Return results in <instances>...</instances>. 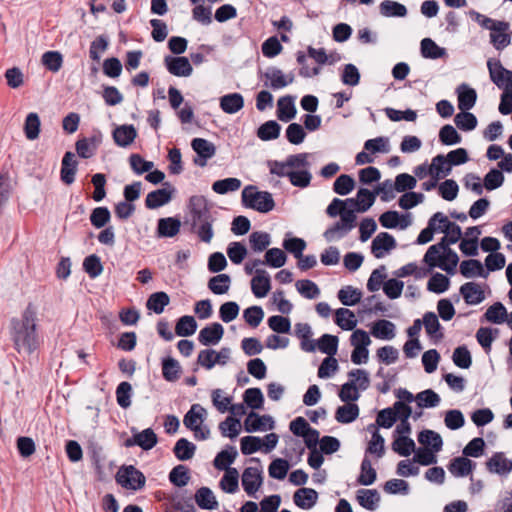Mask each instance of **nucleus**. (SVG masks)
I'll use <instances>...</instances> for the list:
<instances>
[{
    "instance_id": "1",
    "label": "nucleus",
    "mask_w": 512,
    "mask_h": 512,
    "mask_svg": "<svg viewBox=\"0 0 512 512\" xmlns=\"http://www.w3.org/2000/svg\"><path fill=\"white\" fill-rule=\"evenodd\" d=\"M37 311L32 303H29L22 313L21 319H11V338L15 349L20 352L22 349L32 354L40 346V339L37 333Z\"/></svg>"
},
{
    "instance_id": "2",
    "label": "nucleus",
    "mask_w": 512,
    "mask_h": 512,
    "mask_svg": "<svg viewBox=\"0 0 512 512\" xmlns=\"http://www.w3.org/2000/svg\"><path fill=\"white\" fill-rule=\"evenodd\" d=\"M191 225L201 241L210 243L213 238V223L215 221L207 204L200 198L191 199Z\"/></svg>"
},
{
    "instance_id": "3",
    "label": "nucleus",
    "mask_w": 512,
    "mask_h": 512,
    "mask_svg": "<svg viewBox=\"0 0 512 512\" xmlns=\"http://www.w3.org/2000/svg\"><path fill=\"white\" fill-rule=\"evenodd\" d=\"M242 201L246 207L261 213L270 212L275 206L271 193L266 191H255L252 186H248L243 189Z\"/></svg>"
},
{
    "instance_id": "4",
    "label": "nucleus",
    "mask_w": 512,
    "mask_h": 512,
    "mask_svg": "<svg viewBox=\"0 0 512 512\" xmlns=\"http://www.w3.org/2000/svg\"><path fill=\"white\" fill-rule=\"evenodd\" d=\"M205 415L206 410L201 405L194 404L183 419L184 425L194 432V436L198 440H205L210 435V430L202 427Z\"/></svg>"
},
{
    "instance_id": "5",
    "label": "nucleus",
    "mask_w": 512,
    "mask_h": 512,
    "mask_svg": "<svg viewBox=\"0 0 512 512\" xmlns=\"http://www.w3.org/2000/svg\"><path fill=\"white\" fill-rule=\"evenodd\" d=\"M309 153L289 155L285 161L270 160L267 162L270 173L278 177H289L292 168H299L306 165V158Z\"/></svg>"
},
{
    "instance_id": "6",
    "label": "nucleus",
    "mask_w": 512,
    "mask_h": 512,
    "mask_svg": "<svg viewBox=\"0 0 512 512\" xmlns=\"http://www.w3.org/2000/svg\"><path fill=\"white\" fill-rule=\"evenodd\" d=\"M116 481L125 489L140 490L145 486L146 478L141 471L134 466H123L116 474Z\"/></svg>"
},
{
    "instance_id": "7",
    "label": "nucleus",
    "mask_w": 512,
    "mask_h": 512,
    "mask_svg": "<svg viewBox=\"0 0 512 512\" xmlns=\"http://www.w3.org/2000/svg\"><path fill=\"white\" fill-rule=\"evenodd\" d=\"M356 215L354 210L344 211L341 213L340 221L324 232V238L328 241H334L343 238L355 226Z\"/></svg>"
},
{
    "instance_id": "8",
    "label": "nucleus",
    "mask_w": 512,
    "mask_h": 512,
    "mask_svg": "<svg viewBox=\"0 0 512 512\" xmlns=\"http://www.w3.org/2000/svg\"><path fill=\"white\" fill-rule=\"evenodd\" d=\"M487 67L491 81L500 89H512V71L506 69L499 60L489 59Z\"/></svg>"
},
{
    "instance_id": "9",
    "label": "nucleus",
    "mask_w": 512,
    "mask_h": 512,
    "mask_svg": "<svg viewBox=\"0 0 512 512\" xmlns=\"http://www.w3.org/2000/svg\"><path fill=\"white\" fill-rule=\"evenodd\" d=\"M191 146L197 154L194 163L200 167H204L207 160L212 158L216 153L215 145L203 138H194L191 142Z\"/></svg>"
},
{
    "instance_id": "10",
    "label": "nucleus",
    "mask_w": 512,
    "mask_h": 512,
    "mask_svg": "<svg viewBox=\"0 0 512 512\" xmlns=\"http://www.w3.org/2000/svg\"><path fill=\"white\" fill-rule=\"evenodd\" d=\"M164 63L169 73L177 77H188L193 72V68L186 57L166 56Z\"/></svg>"
},
{
    "instance_id": "11",
    "label": "nucleus",
    "mask_w": 512,
    "mask_h": 512,
    "mask_svg": "<svg viewBox=\"0 0 512 512\" xmlns=\"http://www.w3.org/2000/svg\"><path fill=\"white\" fill-rule=\"evenodd\" d=\"M395 247L396 241L394 237L387 232H381L373 239L371 252L376 258L380 259Z\"/></svg>"
},
{
    "instance_id": "12",
    "label": "nucleus",
    "mask_w": 512,
    "mask_h": 512,
    "mask_svg": "<svg viewBox=\"0 0 512 512\" xmlns=\"http://www.w3.org/2000/svg\"><path fill=\"white\" fill-rule=\"evenodd\" d=\"M274 420L269 415H259L255 412H250L245 421L244 428L247 432L265 431L273 429Z\"/></svg>"
},
{
    "instance_id": "13",
    "label": "nucleus",
    "mask_w": 512,
    "mask_h": 512,
    "mask_svg": "<svg viewBox=\"0 0 512 512\" xmlns=\"http://www.w3.org/2000/svg\"><path fill=\"white\" fill-rule=\"evenodd\" d=\"M264 77L269 81V83H265V86H269L273 90L282 89L294 81L293 73L286 75L281 69L276 67L267 69Z\"/></svg>"
},
{
    "instance_id": "14",
    "label": "nucleus",
    "mask_w": 512,
    "mask_h": 512,
    "mask_svg": "<svg viewBox=\"0 0 512 512\" xmlns=\"http://www.w3.org/2000/svg\"><path fill=\"white\" fill-rule=\"evenodd\" d=\"M77 165L78 162L75 158V154L71 151L65 152L61 161L60 169V178L64 184L70 185L75 181Z\"/></svg>"
},
{
    "instance_id": "15",
    "label": "nucleus",
    "mask_w": 512,
    "mask_h": 512,
    "mask_svg": "<svg viewBox=\"0 0 512 512\" xmlns=\"http://www.w3.org/2000/svg\"><path fill=\"white\" fill-rule=\"evenodd\" d=\"M262 484L261 471L257 467H247L242 474V486L244 491L253 496Z\"/></svg>"
},
{
    "instance_id": "16",
    "label": "nucleus",
    "mask_w": 512,
    "mask_h": 512,
    "mask_svg": "<svg viewBox=\"0 0 512 512\" xmlns=\"http://www.w3.org/2000/svg\"><path fill=\"white\" fill-rule=\"evenodd\" d=\"M224 328L220 323H212L199 332L198 340L204 346L216 345L222 339Z\"/></svg>"
},
{
    "instance_id": "17",
    "label": "nucleus",
    "mask_w": 512,
    "mask_h": 512,
    "mask_svg": "<svg viewBox=\"0 0 512 512\" xmlns=\"http://www.w3.org/2000/svg\"><path fill=\"white\" fill-rule=\"evenodd\" d=\"M348 204L353 206L355 212H366L375 202V193L366 188H360L357 192L356 198H349L346 200Z\"/></svg>"
},
{
    "instance_id": "18",
    "label": "nucleus",
    "mask_w": 512,
    "mask_h": 512,
    "mask_svg": "<svg viewBox=\"0 0 512 512\" xmlns=\"http://www.w3.org/2000/svg\"><path fill=\"white\" fill-rule=\"evenodd\" d=\"M271 289L270 276L265 270H256L251 280V290L257 298L265 297Z\"/></svg>"
},
{
    "instance_id": "19",
    "label": "nucleus",
    "mask_w": 512,
    "mask_h": 512,
    "mask_svg": "<svg viewBox=\"0 0 512 512\" xmlns=\"http://www.w3.org/2000/svg\"><path fill=\"white\" fill-rule=\"evenodd\" d=\"M460 294L468 305L480 304L485 299L482 287L475 282H467L463 284L460 287Z\"/></svg>"
},
{
    "instance_id": "20",
    "label": "nucleus",
    "mask_w": 512,
    "mask_h": 512,
    "mask_svg": "<svg viewBox=\"0 0 512 512\" xmlns=\"http://www.w3.org/2000/svg\"><path fill=\"white\" fill-rule=\"evenodd\" d=\"M310 163L306 158V165L299 168H292L289 174L290 183L299 188H306L310 185L312 174L309 171Z\"/></svg>"
},
{
    "instance_id": "21",
    "label": "nucleus",
    "mask_w": 512,
    "mask_h": 512,
    "mask_svg": "<svg viewBox=\"0 0 512 512\" xmlns=\"http://www.w3.org/2000/svg\"><path fill=\"white\" fill-rule=\"evenodd\" d=\"M181 228V221L175 217L160 218L157 223V236L160 238H172Z\"/></svg>"
},
{
    "instance_id": "22",
    "label": "nucleus",
    "mask_w": 512,
    "mask_h": 512,
    "mask_svg": "<svg viewBox=\"0 0 512 512\" xmlns=\"http://www.w3.org/2000/svg\"><path fill=\"white\" fill-rule=\"evenodd\" d=\"M487 469L499 475H507L512 471V460L503 453H495L486 463Z\"/></svg>"
},
{
    "instance_id": "23",
    "label": "nucleus",
    "mask_w": 512,
    "mask_h": 512,
    "mask_svg": "<svg viewBox=\"0 0 512 512\" xmlns=\"http://www.w3.org/2000/svg\"><path fill=\"white\" fill-rule=\"evenodd\" d=\"M318 500V493L312 488H300L293 495L294 503L301 509H311Z\"/></svg>"
},
{
    "instance_id": "24",
    "label": "nucleus",
    "mask_w": 512,
    "mask_h": 512,
    "mask_svg": "<svg viewBox=\"0 0 512 512\" xmlns=\"http://www.w3.org/2000/svg\"><path fill=\"white\" fill-rule=\"evenodd\" d=\"M458 108L461 111H468L474 107L477 100V93L473 88L466 84H461L457 88Z\"/></svg>"
},
{
    "instance_id": "25",
    "label": "nucleus",
    "mask_w": 512,
    "mask_h": 512,
    "mask_svg": "<svg viewBox=\"0 0 512 512\" xmlns=\"http://www.w3.org/2000/svg\"><path fill=\"white\" fill-rule=\"evenodd\" d=\"M244 107V98L240 93H230L220 98V108L227 114H235Z\"/></svg>"
},
{
    "instance_id": "26",
    "label": "nucleus",
    "mask_w": 512,
    "mask_h": 512,
    "mask_svg": "<svg viewBox=\"0 0 512 512\" xmlns=\"http://www.w3.org/2000/svg\"><path fill=\"white\" fill-rule=\"evenodd\" d=\"M294 98L292 96H283L277 102V117L279 120L288 122L296 115Z\"/></svg>"
},
{
    "instance_id": "27",
    "label": "nucleus",
    "mask_w": 512,
    "mask_h": 512,
    "mask_svg": "<svg viewBox=\"0 0 512 512\" xmlns=\"http://www.w3.org/2000/svg\"><path fill=\"white\" fill-rule=\"evenodd\" d=\"M356 499L363 508L373 511L379 506L380 495L376 489H360Z\"/></svg>"
},
{
    "instance_id": "28",
    "label": "nucleus",
    "mask_w": 512,
    "mask_h": 512,
    "mask_svg": "<svg viewBox=\"0 0 512 512\" xmlns=\"http://www.w3.org/2000/svg\"><path fill=\"white\" fill-rule=\"evenodd\" d=\"M172 192L166 188L157 189L148 193L145 199V205L149 209L159 208L170 202Z\"/></svg>"
},
{
    "instance_id": "29",
    "label": "nucleus",
    "mask_w": 512,
    "mask_h": 512,
    "mask_svg": "<svg viewBox=\"0 0 512 512\" xmlns=\"http://www.w3.org/2000/svg\"><path fill=\"white\" fill-rule=\"evenodd\" d=\"M137 131L133 125H122L113 131V138L117 145L127 147L135 140Z\"/></svg>"
},
{
    "instance_id": "30",
    "label": "nucleus",
    "mask_w": 512,
    "mask_h": 512,
    "mask_svg": "<svg viewBox=\"0 0 512 512\" xmlns=\"http://www.w3.org/2000/svg\"><path fill=\"white\" fill-rule=\"evenodd\" d=\"M395 324L389 320L376 321L371 329V334L378 339L391 340L395 337Z\"/></svg>"
},
{
    "instance_id": "31",
    "label": "nucleus",
    "mask_w": 512,
    "mask_h": 512,
    "mask_svg": "<svg viewBox=\"0 0 512 512\" xmlns=\"http://www.w3.org/2000/svg\"><path fill=\"white\" fill-rule=\"evenodd\" d=\"M23 131L28 140H36L39 137L41 132V120L36 112H30L27 114L23 125Z\"/></svg>"
},
{
    "instance_id": "32",
    "label": "nucleus",
    "mask_w": 512,
    "mask_h": 512,
    "mask_svg": "<svg viewBox=\"0 0 512 512\" xmlns=\"http://www.w3.org/2000/svg\"><path fill=\"white\" fill-rule=\"evenodd\" d=\"M421 55L427 59H439L447 55L446 49L438 46L431 38H424L420 43Z\"/></svg>"
},
{
    "instance_id": "33",
    "label": "nucleus",
    "mask_w": 512,
    "mask_h": 512,
    "mask_svg": "<svg viewBox=\"0 0 512 512\" xmlns=\"http://www.w3.org/2000/svg\"><path fill=\"white\" fill-rule=\"evenodd\" d=\"M460 273L465 278H473L476 276L486 278L488 272L484 270L482 263L476 259L464 260L460 264Z\"/></svg>"
},
{
    "instance_id": "34",
    "label": "nucleus",
    "mask_w": 512,
    "mask_h": 512,
    "mask_svg": "<svg viewBox=\"0 0 512 512\" xmlns=\"http://www.w3.org/2000/svg\"><path fill=\"white\" fill-rule=\"evenodd\" d=\"M195 501L204 510H213L218 506L214 493L208 487H201L196 491Z\"/></svg>"
},
{
    "instance_id": "35",
    "label": "nucleus",
    "mask_w": 512,
    "mask_h": 512,
    "mask_svg": "<svg viewBox=\"0 0 512 512\" xmlns=\"http://www.w3.org/2000/svg\"><path fill=\"white\" fill-rule=\"evenodd\" d=\"M473 467L474 463L467 457H456L451 461L448 469L455 477H465L472 472Z\"/></svg>"
},
{
    "instance_id": "36",
    "label": "nucleus",
    "mask_w": 512,
    "mask_h": 512,
    "mask_svg": "<svg viewBox=\"0 0 512 512\" xmlns=\"http://www.w3.org/2000/svg\"><path fill=\"white\" fill-rule=\"evenodd\" d=\"M446 249L447 247L441 242L430 246L424 255L423 261L429 266V268L439 267L441 261L444 260L442 257L444 256Z\"/></svg>"
},
{
    "instance_id": "37",
    "label": "nucleus",
    "mask_w": 512,
    "mask_h": 512,
    "mask_svg": "<svg viewBox=\"0 0 512 512\" xmlns=\"http://www.w3.org/2000/svg\"><path fill=\"white\" fill-rule=\"evenodd\" d=\"M449 165L447 156L437 155L432 159L429 165V175L436 179L443 178L448 175L451 170Z\"/></svg>"
},
{
    "instance_id": "38",
    "label": "nucleus",
    "mask_w": 512,
    "mask_h": 512,
    "mask_svg": "<svg viewBox=\"0 0 512 512\" xmlns=\"http://www.w3.org/2000/svg\"><path fill=\"white\" fill-rule=\"evenodd\" d=\"M238 455V452L234 446H229L227 449H224L220 451L214 461V467L218 470H225L229 469V465L232 464L236 457Z\"/></svg>"
},
{
    "instance_id": "39",
    "label": "nucleus",
    "mask_w": 512,
    "mask_h": 512,
    "mask_svg": "<svg viewBox=\"0 0 512 512\" xmlns=\"http://www.w3.org/2000/svg\"><path fill=\"white\" fill-rule=\"evenodd\" d=\"M379 10L381 15L385 17H405L407 15L405 5L392 0H384L381 2Z\"/></svg>"
},
{
    "instance_id": "40",
    "label": "nucleus",
    "mask_w": 512,
    "mask_h": 512,
    "mask_svg": "<svg viewBox=\"0 0 512 512\" xmlns=\"http://www.w3.org/2000/svg\"><path fill=\"white\" fill-rule=\"evenodd\" d=\"M470 16L475 20L481 27L488 30H503L509 29V23L505 21L493 20L483 14L476 11H471Z\"/></svg>"
},
{
    "instance_id": "41",
    "label": "nucleus",
    "mask_w": 512,
    "mask_h": 512,
    "mask_svg": "<svg viewBox=\"0 0 512 512\" xmlns=\"http://www.w3.org/2000/svg\"><path fill=\"white\" fill-rule=\"evenodd\" d=\"M335 323L343 330H353L357 326L355 314L347 308L336 310Z\"/></svg>"
},
{
    "instance_id": "42",
    "label": "nucleus",
    "mask_w": 512,
    "mask_h": 512,
    "mask_svg": "<svg viewBox=\"0 0 512 512\" xmlns=\"http://www.w3.org/2000/svg\"><path fill=\"white\" fill-rule=\"evenodd\" d=\"M231 278L228 274H218L208 281V288L216 295H223L230 289Z\"/></svg>"
},
{
    "instance_id": "43",
    "label": "nucleus",
    "mask_w": 512,
    "mask_h": 512,
    "mask_svg": "<svg viewBox=\"0 0 512 512\" xmlns=\"http://www.w3.org/2000/svg\"><path fill=\"white\" fill-rule=\"evenodd\" d=\"M169 302L170 298L166 292H155L149 296L146 307L156 314H161Z\"/></svg>"
},
{
    "instance_id": "44",
    "label": "nucleus",
    "mask_w": 512,
    "mask_h": 512,
    "mask_svg": "<svg viewBox=\"0 0 512 512\" xmlns=\"http://www.w3.org/2000/svg\"><path fill=\"white\" fill-rule=\"evenodd\" d=\"M41 63L47 70L56 73L62 68L63 55L55 50L46 51L41 57Z\"/></svg>"
},
{
    "instance_id": "45",
    "label": "nucleus",
    "mask_w": 512,
    "mask_h": 512,
    "mask_svg": "<svg viewBox=\"0 0 512 512\" xmlns=\"http://www.w3.org/2000/svg\"><path fill=\"white\" fill-rule=\"evenodd\" d=\"M418 441L424 446H430L434 452H439L443 445L440 434L432 430H424L420 432L418 435Z\"/></svg>"
},
{
    "instance_id": "46",
    "label": "nucleus",
    "mask_w": 512,
    "mask_h": 512,
    "mask_svg": "<svg viewBox=\"0 0 512 512\" xmlns=\"http://www.w3.org/2000/svg\"><path fill=\"white\" fill-rule=\"evenodd\" d=\"M338 299L345 306H354L360 302L362 293L352 286H345L338 291Z\"/></svg>"
},
{
    "instance_id": "47",
    "label": "nucleus",
    "mask_w": 512,
    "mask_h": 512,
    "mask_svg": "<svg viewBox=\"0 0 512 512\" xmlns=\"http://www.w3.org/2000/svg\"><path fill=\"white\" fill-rule=\"evenodd\" d=\"M359 415V407L354 403H347L336 410L335 418L340 423H351Z\"/></svg>"
},
{
    "instance_id": "48",
    "label": "nucleus",
    "mask_w": 512,
    "mask_h": 512,
    "mask_svg": "<svg viewBox=\"0 0 512 512\" xmlns=\"http://www.w3.org/2000/svg\"><path fill=\"white\" fill-rule=\"evenodd\" d=\"M220 487L227 493H235L239 487V473L236 468H229L225 471L220 481Z\"/></svg>"
},
{
    "instance_id": "49",
    "label": "nucleus",
    "mask_w": 512,
    "mask_h": 512,
    "mask_svg": "<svg viewBox=\"0 0 512 512\" xmlns=\"http://www.w3.org/2000/svg\"><path fill=\"white\" fill-rule=\"evenodd\" d=\"M196 446L185 438L179 439L174 446V454L177 459L186 461L191 459L195 454Z\"/></svg>"
},
{
    "instance_id": "50",
    "label": "nucleus",
    "mask_w": 512,
    "mask_h": 512,
    "mask_svg": "<svg viewBox=\"0 0 512 512\" xmlns=\"http://www.w3.org/2000/svg\"><path fill=\"white\" fill-rule=\"evenodd\" d=\"M134 444L143 450H150L157 444V435L151 428L144 429L133 437Z\"/></svg>"
},
{
    "instance_id": "51",
    "label": "nucleus",
    "mask_w": 512,
    "mask_h": 512,
    "mask_svg": "<svg viewBox=\"0 0 512 512\" xmlns=\"http://www.w3.org/2000/svg\"><path fill=\"white\" fill-rule=\"evenodd\" d=\"M197 322L193 316L185 315L176 323L175 332L178 336H191L196 332Z\"/></svg>"
},
{
    "instance_id": "52",
    "label": "nucleus",
    "mask_w": 512,
    "mask_h": 512,
    "mask_svg": "<svg viewBox=\"0 0 512 512\" xmlns=\"http://www.w3.org/2000/svg\"><path fill=\"white\" fill-rule=\"evenodd\" d=\"M377 478L376 470L372 467L371 461L365 457L361 463V472L358 476V483L363 486L372 485Z\"/></svg>"
},
{
    "instance_id": "53",
    "label": "nucleus",
    "mask_w": 512,
    "mask_h": 512,
    "mask_svg": "<svg viewBox=\"0 0 512 512\" xmlns=\"http://www.w3.org/2000/svg\"><path fill=\"white\" fill-rule=\"evenodd\" d=\"M281 126L274 120L262 124L257 131V136L263 141L274 140L279 137Z\"/></svg>"
},
{
    "instance_id": "54",
    "label": "nucleus",
    "mask_w": 512,
    "mask_h": 512,
    "mask_svg": "<svg viewBox=\"0 0 512 512\" xmlns=\"http://www.w3.org/2000/svg\"><path fill=\"white\" fill-rule=\"evenodd\" d=\"M484 316L491 323L501 324L506 320L507 310L501 302H496L486 310Z\"/></svg>"
},
{
    "instance_id": "55",
    "label": "nucleus",
    "mask_w": 512,
    "mask_h": 512,
    "mask_svg": "<svg viewBox=\"0 0 512 512\" xmlns=\"http://www.w3.org/2000/svg\"><path fill=\"white\" fill-rule=\"evenodd\" d=\"M328 355V357H333L337 353L338 348V337L330 334H324L317 341L316 348Z\"/></svg>"
},
{
    "instance_id": "56",
    "label": "nucleus",
    "mask_w": 512,
    "mask_h": 512,
    "mask_svg": "<svg viewBox=\"0 0 512 512\" xmlns=\"http://www.w3.org/2000/svg\"><path fill=\"white\" fill-rule=\"evenodd\" d=\"M418 407L420 408H432L436 407L440 403L439 395L432 389L424 390L415 396Z\"/></svg>"
},
{
    "instance_id": "57",
    "label": "nucleus",
    "mask_w": 512,
    "mask_h": 512,
    "mask_svg": "<svg viewBox=\"0 0 512 512\" xmlns=\"http://www.w3.org/2000/svg\"><path fill=\"white\" fill-rule=\"evenodd\" d=\"M179 362L173 358H166L162 362V374L165 380L174 382L180 377Z\"/></svg>"
},
{
    "instance_id": "58",
    "label": "nucleus",
    "mask_w": 512,
    "mask_h": 512,
    "mask_svg": "<svg viewBox=\"0 0 512 512\" xmlns=\"http://www.w3.org/2000/svg\"><path fill=\"white\" fill-rule=\"evenodd\" d=\"M16 448L20 457L27 459L35 453L36 444L29 436H18L16 438Z\"/></svg>"
},
{
    "instance_id": "59",
    "label": "nucleus",
    "mask_w": 512,
    "mask_h": 512,
    "mask_svg": "<svg viewBox=\"0 0 512 512\" xmlns=\"http://www.w3.org/2000/svg\"><path fill=\"white\" fill-rule=\"evenodd\" d=\"M423 325L425 326L426 332L428 335L436 338H442L443 334L440 331L441 325L438 320V317L434 312H427L423 317Z\"/></svg>"
},
{
    "instance_id": "60",
    "label": "nucleus",
    "mask_w": 512,
    "mask_h": 512,
    "mask_svg": "<svg viewBox=\"0 0 512 512\" xmlns=\"http://www.w3.org/2000/svg\"><path fill=\"white\" fill-rule=\"evenodd\" d=\"M295 286L297 291L307 299H315L320 295L319 287L311 280H298Z\"/></svg>"
},
{
    "instance_id": "61",
    "label": "nucleus",
    "mask_w": 512,
    "mask_h": 512,
    "mask_svg": "<svg viewBox=\"0 0 512 512\" xmlns=\"http://www.w3.org/2000/svg\"><path fill=\"white\" fill-rule=\"evenodd\" d=\"M392 449L399 455L407 457L415 450V443L407 436H399L392 443Z\"/></svg>"
},
{
    "instance_id": "62",
    "label": "nucleus",
    "mask_w": 512,
    "mask_h": 512,
    "mask_svg": "<svg viewBox=\"0 0 512 512\" xmlns=\"http://www.w3.org/2000/svg\"><path fill=\"white\" fill-rule=\"evenodd\" d=\"M286 261V254L279 248L268 249L265 253L264 264L270 267L280 268L285 265Z\"/></svg>"
},
{
    "instance_id": "63",
    "label": "nucleus",
    "mask_w": 512,
    "mask_h": 512,
    "mask_svg": "<svg viewBox=\"0 0 512 512\" xmlns=\"http://www.w3.org/2000/svg\"><path fill=\"white\" fill-rule=\"evenodd\" d=\"M454 122L456 126L463 131H471L477 126V118L468 111L458 113L454 118Z\"/></svg>"
},
{
    "instance_id": "64",
    "label": "nucleus",
    "mask_w": 512,
    "mask_h": 512,
    "mask_svg": "<svg viewBox=\"0 0 512 512\" xmlns=\"http://www.w3.org/2000/svg\"><path fill=\"white\" fill-rule=\"evenodd\" d=\"M249 242L255 252H262L270 245L271 238L266 232L256 231L250 234Z\"/></svg>"
}]
</instances>
